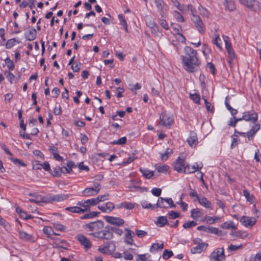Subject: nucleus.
<instances>
[{"mask_svg":"<svg viewBox=\"0 0 261 261\" xmlns=\"http://www.w3.org/2000/svg\"><path fill=\"white\" fill-rule=\"evenodd\" d=\"M191 213V217L194 219L202 217L203 214L202 211L198 208L192 210Z\"/></svg>","mask_w":261,"mask_h":261,"instance_id":"412c9836","label":"nucleus"},{"mask_svg":"<svg viewBox=\"0 0 261 261\" xmlns=\"http://www.w3.org/2000/svg\"><path fill=\"white\" fill-rule=\"evenodd\" d=\"M136 235L139 238H142L147 234V232L146 231H145L144 230H138V229L136 230Z\"/></svg>","mask_w":261,"mask_h":261,"instance_id":"8fccbe9b","label":"nucleus"},{"mask_svg":"<svg viewBox=\"0 0 261 261\" xmlns=\"http://www.w3.org/2000/svg\"><path fill=\"white\" fill-rule=\"evenodd\" d=\"M43 231L44 233L48 234V236L51 234L52 232L55 235H59V234L54 232L51 228L48 226H45L43 228Z\"/></svg>","mask_w":261,"mask_h":261,"instance_id":"c03bdc74","label":"nucleus"},{"mask_svg":"<svg viewBox=\"0 0 261 261\" xmlns=\"http://www.w3.org/2000/svg\"><path fill=\"white\" fill-rule=\"evenodd\" d=\"M211 233H214L218 236H221L222 235V231L219 230L218 228L213 227H207V231Z\"/></svg>","mask_w":261,"mask_h":261,"instance_id":"473e14b6","label":"nucleus"},{"mask_svg":"<svg viewBox=\"0 0 261 261\" xmlns=\"http://www.w3.org/2000/svg\"><path fill=\"white\" fill-rule=\"evenodd\" d=\"M187 164L185 163L184 159H181L179 156L173 163L174 169L179 173H184V168Z\"/></svg>","mask_w":261,"mask_h":261,"instance_id":"6e6552de","label":"nucleus"},{"mask_svg":"<svg viewBox=\"0 0 261 261\" xmlns=\"http://www.w3.org/2000/svg\"><path fill=\"white\" fill-rule=\"evenodd\" d=\"M25 38L27 40L32 41L36 38L37 32L35 28H32L29 31L28 33H25Z\"/></svg>","mask_w":261,"mask_h":261,"instance_id":"f3484780","label":"nucleus"},{"mask_svg":"<svg viewBox=\"0 0 261 261\" xmlns=\"http://www.w3.org/2000/svg\"><path fill=\"white\" fill-rule=\"evenodd\" d=\"M187 142L191 147H195L198 142L196 134L194 132H191L190 137L187 139Z\"/></svg>","mask_w":261,"mask_h":261,"instance_id":"dca6fc26","label":"nucleus"},{"mask_svg":"<svg viewBox=\"0 0 261 261\" xmlns=\"http://www.w3.org/2000/svg\"><path fill=\"white\" fill-rule=\"evenodd\" d=\"M207 244L203 243H199L195 247H193L191 249V253H200L201 251L204 250L206 247L207 246Z\"/></svg>","mask_w":261,"mask_h":261,"instance_id":"a211bd4d","label":"nucleus"},{"mask_svg":"<svg viewBox=\"0 0 261 261\" xmlns=\"http://www.w3.org/2000/svg\"><path fill=\"white\" fill-rule=\"evenodd\" d=\"M100 214L99 212H92L89 213L88 214H86L82 217H81V219H91L94 217H97L98 214Z\"/></svg>","mask_w":261,"mask_h":261,"instance_id":"7c9ffc66","label":"nucleus"},{"mask_svg":"<svg viewBox=\"0 0 261 261\" xmlns=\"http://www.w3.org/2000/svg\"><path fill=\"white\" fill-rule=\"evenodd\" d=\"M125 231H127V233H125V242L127 244L132 245L133 244V231L130 230V229H125Z\"/></svg>","mask_w":261,"mask_h":261,"instance_id":"b1692460","label":"nucleus"},{"mask_svg":"<svg viewBox=\"0 0 261 261\" xmlns=\"http://www.w3.org/2000/svg\"><path fill=\"white\" fill-rule=\"evenodd\" d=\"M127 139L125 137H122L119 139L117 141H114L111 143L112 144H117V145H124L126 143Z\"/></svg>","mask_w":261,"mask_h":261,"instance_id":"ea45409f","label":"nucleus"},{"mask_svg":"<svg viewBox=\"0 0 261 261\" xmlns=\"http://www.w3.org/2000/svg\"><path fill=\"white\" fill-rule=\"evenodd\" d=\"M30 196L33 197L34 198L30 199L29 201L31 202L39 203L40 202H46V197H42L41 195L37 194L36 193H30L29 194Z\"/></svg>","mask_w":261,"mask_h":261,"instance_id":"f8f14e48","label":"nucleus"},{"mask_svg":"<svg viewBox=\"0 0 261 261\" xmlns=\"http://www.w3.org/2000/svg\"><path fill=\"white\" fill-rule=\"evenodd\" d=\"M224 5L230 11L234 10L235 9L234 4L232 1L228 2L227 0H225Z\"/></svg>","mask_w":261,"mask_h":261,"instance_id":"c9c22d12","label":"nucleus"},{"mask_svg":"<svg viewBox=\"0 0 261 261\" xmlns=\"http://www.w3.org/2000/svg\"><path fill=\"white\" fill-rule=\"evenodd\" d=\"M198 202L200 204L203 205L204 207L207 208H210L212 210L213 208L211 203L210 202L207 200V199L205 197H202L200 198L199 197V200H198Z\"/></svg>","mask_w":261,"mask_h":261,"instance_id":"4be33fe9","label":"nucleus"},{"mask_svg":"<svg viewBox=\"0 0 261 261\" xmlns=\"http://www.w3.org/2000/svg\"><path fill=\"white\" fill-rule=\"evenodd\" d=\"M259 124H256L252 127L251 129L246 133L248 139L252 140L253 139L254 135L256 132L259 129Z\"/></svg>","mask_w":261,"mask_h":261,"instance_id":"6ab92c4d","label":"nucleus"},{"mask_svg":"<svg viewBox=\"0 0 261 261\" xmlns=\"http://www.w3.org/2000/svg\"><path fill=\"white\" fill-rule=\"evenodd\" d=\"M104 226V223L101 220H97L94 222H91L89 223L86 224L84 227L88 228L90 231L94 230H99L102 228Z\"/></svg>","mask_w":261,"mask_h":261,"instance_id":"423d86ee","label":"nucleus"},{"mask_svg":"<svg viewBox=\"0 0 261 261\" xmlns=\"http://www.w3.org/2000/svg\"><path fill=\"white\" fill-rule=\"evenodd\" d=\"M243 118L245 121H251L254 123L257 120V114L255 112L251 114L245 112L243 113Z\"/></svg>","mask_w":261,"mask_h":261,"instance_id":"ddd939ff","label":"nucleus"},{"mask_svg":"<svg viewBox=\"0 0 261 261\" xmlns=\"http://www.w3.org/2000/svg\"><path fill=\"white\" fill-rule=\"evenodd\" d=\"M207 66L208 67V68H210V71L213 74V75H215V73H216V70H215V65L211 62H208L207 64Z\"/></svg>","mask_w":261,"mask_h":261,"instance_id":"6e6d98bb","label":"nucleus"},{"mask_svg":"<svg viewBox=\"0 0 261 261\" xmlns=\"http://www.w3.org/2000/svg\"><path fill=\"white\" fill-rule=\"evenodd\" d=\"M19 236L21 239L25 241H29L32 238V236L31 235L26 232L21 230L19 231Z\"/></svg>","mask_w":261,"mask_h":261,"instance_id":"a878e982","label":"nucleus"},{"mask_svg":"<svg viewBox=\"0 0 261 261\" xmlns=\"http://www.w3.org/2000/svg\"><path fill=\"white\" fill-rule=\"evenodd\" d=\"M156 207L168 208L169 207L175 208L176 205L174 204L173 200L170 198H164L159 197L157 203L155 204Z\"/></svg>","mask_w":261,"mask_h":261,"instance_id":"7ed1b4c3","label":"nucleus"},{"mask_svg":"<svg viewBox=\"0 0 261 261\" xmlns=\"http://www.w3.org/2000/svg\"><path fill=\"white\" fill-rule=\"evenodd\" d=\"M173 255V253L172 251L166 249L164 251L163 253V258L167 260Z\"/></svg>","mask_w":261,"mask_h":261,"instance_id":"4c0bfd02","label":"nucleus"},{"mask_svg":"<svg viewBox=\"0 0 261 261\" xmlns=\"http://www.w3.org/2000/svg\"><path fill=\"white\" fill-rule=\"evenodd\" d=\"M168 215L170 219H176L179 218L180 216V214L173 211L169 212Z\"/></svg>","mask_w":261,"mask_h":261,"instance_id":"49530a36","label":"nucleus"},{"mask_svg":"<svg viewBox=\"0 0 261 261\" xmlns=\"http://www.w3.org/2000/svg\"><path fill=\"white\" fill-rule=\"evenodd\" d=\"M252 219L253 218H250L248 217L243 216L240 219V222L245 226L252 227L256 222L255 220L254 219V220L253 221L252 220Z\"/></svg>","mask_w":261,"mask_h":261,"instance_id":"4468645a","label":"nucleus"},{"mask_svg":"<svg viewBox=\"0 0 261 261\" xmlns=\"http://www.w3.org/2000/svg\"><path fill=\"white\" fill-rule=\"evenodd\" d=\"M139 170L142 173L143 176L146 179H149L153 175V172L150 171L148 169L140 168Z\"/></svg>","mask_w":261,"mask_h":261,"instance_id":"cd10ccee","label":"nucleus"},{"mask_svg":"<svg viewBox=\"0 0 261 261\" xmlns=\"http://www.w3.org/2000/svg\"><path fill=\"white\" fill-rule=\"evenodd\" d=\"M20 43L19 41L16 40L15 38L9 39L7 41L6 47L7 48H11L15 45V43Z\"/></svg>","mask_w":261,"mask_h":261,"instance_id":"f704fd0d","label":"nucleus"},{"mask_svg":"<svg viewBox=\"0 0 261 261\" xmlns=\"http://www.w3.org/2000/svg\"><path fill=\"white\" fill-rule=\"evenodd\" d=\"M135 206V204L131 202H124V207L127 210H132Z\"/></svg>","mask_w":261,"mask_h":261,"instance_id":"052dcab7","label":"nucleus"},{"mask_svg":"<svg viewBox=\"0 0 261 261\" xmlns=\"http://www.w3.org/2000/svg\"><path fill=\"white\" fill-rule=\"evenodd\" d=\"M243 194L248 201L250 203L253 202L254 199H255L254 197L252 195H250L247 190H243Z\"/></svg>","mask_w":261,"mask_h":261,"instance_id":"72a5a7b5","label":"nucleus"},{"mask_svg":"<svg viewBox=\"0 0 261 261\" xmlns=\"http://www.w3.org/2000/svg\"><path fill=\"white\" fill-rule=\"evenodd\" d=\"M185 51L186 55L181 58L185 69L188 72H194L195 71V68L200 64V61L197 57V51L190 46H186Z\"/></svg>","mask_w":261,"mask_h":261,"instance_id":"f257e3e1","label":"nucleus"},{"mask_svg":"<svg viewBox=\"0 0 261 261\" xmlns=\"http://www.w3.org/2000/svg\"><path fill=\"white\" fill-rule=\"evenodd\" d=\"M174 122V119L172 117L167 116L165 113H162L160 116V125L165 126H171Z\"/></svg>","mask_w":261,"mask_h":261,"instance_id":"0eeeda50","label":"nucleus"},{"mask_svg":"<svg viewBox=\"0 0 261 261\" xmlns=\"http://www.w3.org/2000/svg\"><path fill=\"white\" fill-rule=\"evenodd\" d=\"M108 195H109L108 194H107V195L105 194V195L98 196L96 198L92 199V200H91V203L95 204V205H96L99 202H100L101 201H103L107 200V197Z\"/></svg>","mask_w":261,"mask_h":261,"instance_id":"393cba45","label":"nucleus"},{"mask_svg":"<svg viewBox=\"0 0 261 261\" xmlns=\"http://www.w3.org/2000/svg\"><path fill=\"white\" fill-rule=\"evenodd\" d=\"M0 225L2 226H3L6 230H9V229L10 228V225L4 219H3L1 216H0Z\"/></svg>","mask_w":261,"mask_h":261,"instance_id":"79ce46f5","label":"nucleus"},{"mask_svg":"<svg viewBox=\"0 0 261 261\" xmlns=\"http://www.w3.org/2000/svg\"><path fill=\"white\" fill-rule=\"evenodd\" d=\"M190 97L191 99L193 100V101L196 103H199V101L200 99V97L199 94L195 93V94H190Z\"/></svg>","mask_w":261,"mask_h":261,"instance_id":"a19ab883","label":"nucleus"},{"mask_svg":"<svg viewBox=\"0 0 261 261\" xmlns=\"http://www.w3.org/2000/svg\"><path fill=\"white\" fill-rule=\"evenodd\" d=\"M239 1L251 11L257 12L261 11V3L256 0H239Z\"/></svg>","mask_w":261,"mask_h":261,"instance_id":"f03ea898","label":"nucleus"},{"mask_svg":"<svg viewBox=\"0 0 261 261\" xmlns=\"http://www.w3.org/2000/svg\"><path fill=\"white\" fill-rule=\"evenodd\" d=\"M60 89L58 88H54L52 90V93L53 94V97H57L60 93Z\"/></svg>","mask_w":261,"mask_h":261,"instance_id":"338daca9","label":"nucleus"},{"mask_svg":"<svg viewBox=\"0 0 261 261\" xmlns=\"http://www.w3.org/2000/svg\"><path fill=\"white\" fill-rule=\"evenodd\" d=\"M124 258L126 260H132L133 259V255L130 253L124 252Z\"/></svg>","mask_w":261,"mask_h":261,"instance_id":"774afa93","label":"nucleus"},{"mask_svg":"<svg viewBox=\"0 0 261 261\" xmlns=\"http://www.w3.org/2000/svg\"><path fill=\"white\" fill-rule=\"evenodd\" d=\"M197 225V223L194 221H189L185 223L183 225V227L185 229L190 228L192 227L195 226Z\"/></svg>","mask_w":261,"mask_h":261,"instance_id":"37998d69","label":"nucleus"},{"mask_svg":"<svg viewBox=\"0 0 261 261\" xmlns=\"http://www.w3.org/2000/svg\"><path fill=\"white\" fill-rule=\"evenodd\" d=\"M242 247V245L239 246H235L232 244H230L228 248V250L230 251H234L238 249L241 248Z\"/></svg>","mask_w":261,"mask_h":261,"instance_id":"864d4df0","label":"nucleus"},{"mask_svg":"<svg viewBox=\"0 0 261 261\" xmlns=\"http://www.w3.org/2000/svg\"><path fill=\"white\" fill-rule=\"evenodd\" d=\"M189 195L191 197H194V201H197V200H199V197L197 193L194 190H192V191L189 193Z\"/></svg>","mask_w":261,"mask_h":261,"instance_id":"13d9d810","label":"nucleus"},{"mask_svg":"<svg viewBox=\"0 0 261 261\" xmlns=\"http://www.w3.org/2000/svg\"><path fill=\"white\" fill-rule=\"evenodd\" d=\"M157 224L160 225V227H163L168 224V220L166 216H160L157 219ZM169 225V224H168Z\"/></svg>","mask_w":261,"mask_h":261,"instance_id":"c756f323","label":"nucleus"},{"mask_svg":"<svg viewBox=\"0 0 261 261\" xmlns=\"http://www.w3.org/2000/svg\"><path fill=\"white\" fill-rule=\"evenodd\" d=\"M78 167L80 169V170H85L87 171L89 170V168L87 166H85L84 165V163L83 162H81L79 164Z\"/></svg>","mask_w":261,"mask_h":261,"instance_id":"680f3d73","label":"nucleus"},{"mask_svg":"<svg viewBox=\"0 0 261 261\" xmlns=\"http://www.w3.org/2000/svg\"><path fill=\"white\" fill-rule=\"evenodd\" d=\"M223 38L225 43L226 49L229 57V59L227 60V61L230 65L232 60H233L236 58L235 53L232 47L231 43L229 41V38L227 36H223Z\"/></svg>","mask_w":261,"mask_h":261,"instance_id":"20e7f679","label":"nucleus"},{"mask_svg":"<svg viewBox=\"0 0 261 261\" xmlns=\"http://www.w3.org/2000/svg\"><path fill=\"white\" fill-rule=\"evenodd\" d=\"M118 18L120 21L121 24L124 27V29L126 31V32H128L127 23H126V21L125 20L124 18L123 17L122 14H119Z\"/></svg>","mask_w":261,"mask_h":261,"instance_id":"e433bc0d","label":"nucleus"},{"mask_svg":"<svg viewBox=\"0 0 261 261\" xmlns=\"http://www.w3.org/2000/svg\"><path fill=\"white\" fill-rule=\"evenodd\" d=\"M201 168H199L198 165H197V167H196L194 165L191 167L189 164H187L184 168V173L187 174L193 173L195 172L197 170L200 169Z\"/></svg>","mask_w":261,"mask_h":261,"instance_id":"aec40b11","label":"nucleus"},{"mask_svg":"<svg viewBox=\"0 0 261 261\" xmlns=\"http://www.w3.org/2000/svg\"><path fill=\"white\" fill-rule=\"evenodd\" d=\"M221 227L222 228H225L228 229L231 228L233 230H236L237 228V226L232 221L223 223L221 225Z\"/></svg>","mask_w":261,"mask_h":261,"instance_id":"bb28decb","label":"nucleus"},{"mask_svg":"<svg viewBox=\"0 0 261 261\" xmlns=\"http://www.w3.org/2000/svg\"><path fill=\"white\" fill-rule=\"evenodd\" d=\"M79 210V206H71V207H67L65 208V210L67 211H69L72 213H77Z\"/></svg>","mask_w":261,"mask_h":261,"instance_id":"4d7b16f0","label":"nucleus"},{"mask_svg":"<svg viewBox=\"0 0 261 261\" xmlns=\"http://www.w3.org/2000/svg\"><path fill=\"white\" fill-rule=\"evenodd\" d=\"M106 208L107 210H109V211H111L115 208V206L112 202H107L106 204Z\"/></svg>","mask_w":261,"mask_h":261,"instance_id":"bf43d9fd","label":"nucleus"},{"mask_svg":"<svg viewBox=\"0 0 261 261\" xmlns=\"http://www.w3.org/2000/svg\"><path fill=\"white\" fill-rule=\"evenodd\" d=\"M100 190V188L98 189H94V187L88 188L84 189L83 193L85 196H94L98 194Z\"/></svg>","mask_w":261,"mask_h":261,"instance_id":"2eb2a0df","label":"nucleus"},{"mask_svg":"<svg viewBox=\"0 0 261 261\" xmlns=\"http://www.w3.org/2000/svg\"><path fill=\"white\" fill-rule=\"evenodd\" d=\"M152 194L155 196H159L161 194L162 190L160 188H154L151 190Z\"/></svg>","mask_w":261,"mask_h":261,"instance_id":"de8ad7c7","label":"nucleus"},{"mask_svg":"<svg viewBox=\"0 0 261 261\" xmlns=\"http://www.w3.org/2000/svg\"><path fill=\"white\" fill-rule=\"evenodd\" d=\"M221 41V39L219 37V35H217L216 36V38L215 40H214L213 41V43L216 44V46L220 49H222V48L221 46V44L220 43H219V42Z\"/></svg>","mask_w":261,"mask_h":261,"instance_id":"603ef678","label":"nucleus"},{"mask_svg":"<svg viewBox=\"0 0 261 261\" xmlns=\"http://www.w3.org/2000/svg\"><path fill=\"white\" fill-rule=\"evenodd\" d=\"M9 159L14 163L15 164H19L20 166L25 167L26 166V164H24L22 161L21 160L14 158H10Z\"/></svg>","mask_w":261,"mask_h":261,"instance_id":"a18cd8bd","label":"nucleus"},{"mask_svg":"<svg viewBox=\"0 0 261 261\" xmlns=\"http://www.w3.org/2000/svg\"><path fill=\"white\" fill-rule=\"evenodd\" d=\"M70 195L61 194L56 195L49 196L46 197V202H50L52 201L60 202L67 199L69 197Z\"/></svg>","mask_w":261,"mask_h":261,"instance_id":"1a4fd4ad","label":"nucleus"},{"mask_svg":"<svg viewBox=\"0 0 261 261\" xmlns=\"http://www.w3.org/2000/svg\"><path fill=\"white\" fill-rule=\"evenodd\" d=\"M81 63L80 62H79L75 65V66H73V65H72L71 68L74 72H78L80 71V70L81 69Z\"/></svg>","mask_w":261,"mask_h":261,"instance_id":"e2e57ef3","label":"nucleus"},{"mask_svg":"<svg viewBox=\"0 0 261 261\" xmlns=\"http://www.w3.org/2000/svg\"><path fill=\"white\" fill-rule=\"evenodd\" d=\"M52 175L55 177H60L62 173V167L57 166L53 168L52 172H51Z\"/></svg>","mask_w":261,"mask_h":261,"instance_id":"2f4dec72","label":"nucleus"},{"mask_svg":"<svg viewBox=\"0 0 261 261\" xmlns=\"http://www.w3.org/2000/svg\"><path fill=\"white\" fill-rule=\"evenodd\" d=\"M168 168L169 167L167 165H164L163 166L159 167L157 168V170L159 172L164 173L168 170Z\"/></svg>","mask_w":261,"mask_h":261,"instance_id":"5fc2aeb1","label":"nucleus"},{"mask_svg":"<svg viewBox=\"0 0 261 261\" xmlns=\"http://www.w3.org/2000/svg\"><path fill=\"white\" fill-rule=\"evenodd\" d=\"M155 4L158 10L160 11L162 17H164V3L162 0H155Z\"/></svg>","mask_w":261,"mask_h":261,"instance_id":"5701e85b","label":"nucleus"},{"mask_svg":"<svg viewBox=\"0 0 261 261\" xmlns=\"http://www.w3.org/2000/svg\"><path fill=\"white\" fill-rule=\"evenodd\" d=\"M78 241L80 242L81 244L84 247V248L87 250L91 248V243L89 239L83 234H79L76 237Z\"/></svg>","mask_w":261,"mask_h":261,"instance_id":"9b49d317","label":"nucleus"},{"mask_svg":"<svg viewBox=\"0 0 261 261\" xmlns=\"http://www.w3.org/2000/svg\"><path fill=\"white\" fill-rule=\"evenodd\" d=\"M204 103H205V107H206V110L208 111H210L211 112H213V107H211V103L208 102L207 100L206 99H204Z\"/></svg>","mask_w":261,"mask_h":261,"instance_id":"0e129e2a","label":"nucleus"},{"mask_svg":"<svg viewBox=\"0 0 261 261\" xmlns=\"http://www.w3.org/2000/svg\"><path fill=\"white\" fill-rule=\"evenodd\" d=\"M159 250V243H153L150 248L149 251L150 252H152L154 251H157Z\"/></svg>","mask_w":261,"mask_h":261,"instance_id":"69168bd1","label":"nucleus"},{"mask_svg":"<svg viewBox=\"0 0 261 261\" xmlns=\"http://www.w3.org/2000/svg\"><path fill=\"white\" fill-rule=\"evenodd\" d=\"M211 259H216L217 261H222L225 258L223 248L216 249L211 253L210 256Z\"/></svg>","mask_w":261,"mask_h":261,"instance_id":"39448f33","label":"nucleus"},{"mask_svg":"<svg viewBox=\"0 0 261 261\" xmlns=\"http://www.w3.org/2000/svg\"><path fill=\"white\" fill-rule=\"evenodd\" d=\"M105 219L108 223L112 225H116L118 226L122 225L124 223L123 220L119 217L106 216H105Z\"/></svg>","mask_w":261,"mask_h":261,"instance_id":"9d476101","label":"nucleus"},{"mask_svg":"<svg viewBox=\"0 0 261 261\" xmlns=\"http://www.w3.org/2000/svg\"><path fill=\"white\" fill-rule=\"evenodd\" d=\"M54 226L56 229L61 231H65L66 229V227L65 226L59 223H54Z\"/></svg>","mask_w":261,"mask_h":261,"instance_id":"09e8293b","label":"nucleus"},{"mask_svg":"<svg viewBox=\"0 0 261 261\" xmlns=\"http://www.w3.org/2000/svg\"><path fill=\"white\" fill-rule=\"evenodd\" d=\"M5 63L7 64V67L9 70H12L14 69V64L9 57H7L5 59Z\"/></svg>","mask_w":261,"mask_h":261,"instance_id":"58836bf2","label":"nucleus"},{"mask_svg":"<svg viewBox=\"0 0 261 261\" xmlns=\"http://www.w3.org/2000/svg\"><path fill=\"white\" fill-rule=\"evenodd\" d=\"M195 27H196V28L197 29V30H198V31L200 33H202V32H204L205 29L203 25L202 21H201V23H195Z\"/></svg>","mask_w":261,"mask_h":261,"instance_id":"3c124183","label":"nucleus"},{"mask_svg":"<svg viewBox=\"0 0 261 261\" xmlns=\"http://www.w3.org/2000/svg\"><path fill=\"white\" fill-rule=\"evenodd\" d=\"M91 200H92V199H88L84 202L79 201L77 203V205L85 208H90L91 206L95 205V204L91 203Z\"/></svg>","mask_w":261,"mask_h":261,"instance_id":"c85d7f7f","label":"nucleus"}]
</instances>
